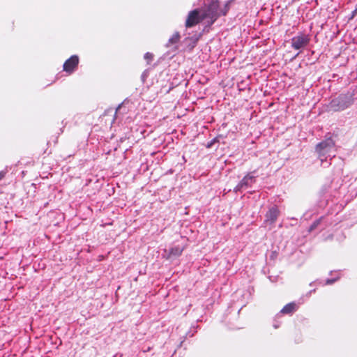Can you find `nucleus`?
Listing matches in <instances>:
<instances>
[{
    "label": "nucleus",
    "instance_id": "obj_5",
    "mask_svg": "<svg viewBox=\"0 0 357 357\" xmlns=\"http://www.w3.org/2000/svg\"><path fill=\"white\" fill-rule=\"evenodd\" d=\"M79 63L78 56L76 55L72 56L63 64V70L66 72L72 73L77 67Z\"/></svg>",
    "mask_w": 357,
    "mask_h": 357
},
{
    "label": "nucleus",
    "instance_id": "obj_9",
    "mask_svg": "<svg viewBox=\"0 0 357 357\" xmlns=\"http://www.w3.org/2000/svg\"><path fill=\"white\" fill-rule=\"evenodd\" d=\"M198 40H199V38L197 36H194L191 38H186L184 40V44L186 45L187 48L189 50H190L195 46Z\"/></svg>",
    "mask_w": 357,
    "mask_h": 357
},
{
    "label": "nucleus",
    "instance_id": "obj_12",
    "mask_svg": "<svg viewBox=\"0 0 357 357\" xmlns=\"http://www.w3.org/2000/svg\"><path fill=\"white\" fill-rule=\"evenodd\" d=\"M144 59L147 61L148 63H149L153 59V54L149 52L146 53L144 55Z\"/></svg>",
    "mask_w": 357,
    "mask_h": 357
},
{
    "label": "nucleus",
    "instance_id": "obj_10",
    "mask_svg": "<svg viewBox=\"0 0 357 357\" xmlns=\"http://www.w3.org/2000/svg\"><path fill=\"white\" fill-rule=\"evenodd\" d=\"M296 309V305L294 303H290L287 305H286L281 310L282 313L287 314L291 313L294 311H295Z\"/></svg>",
    "mask_w": 357,
    "mask_h": 357
},
{
    "label": "nucleus",
    "instance_id": "obj_7",
    "mask_svg": "<svg viewBox=\"0 0 357 357\" xmlns=\"http://www.w3.org/2000/svg\"><path fill=\"white\" fill-rule=\"evenodd\" d=\"M254 181V177L250 175L245 176L242 181L236 185L235 188V191L237 192L238 190H241L243 188L248 187L250 185V183H252Z\"/></svg>",
    "mask_w": 357,
    "mask_h": 357
},
{
    "label": "nucleus",
    "instance_id": "obj_4",
    "mask_svg": "<svg viewBox=\"0 0 357 357\" xmlns=\"http://www.w3.org/2000/svg\"><path fill=\"white\" fill-rule=\"evenodd\" d=\"M353 102L351 96L349 97L340 96L338 100L332 102L333 107H336L337 109H344L349 107Z\"/></svg>",
    "mask_w": 357,
    "mask_h": 357
},
{
    "label": "nucleus",
    "instance_id": "obj_11",
    "mask_svg": "<svg viewBox=\"0 0 357 357\" xmlns=\"http://www.w3.org/2000/svg\"><path fill=\"white\" fill-rule=\"evenodd\" d=\"M178 42V33H175L172 38H169V42L167 43V47L174 46V47H177V43Z\"/></svg>",
    "mask_w": 357,
    "mask_h": 357
},
{
    "label": "nucleus",
    "instance_id": "obj_8",
    "mask_svg": "<svg viewBox=\"0 0 357 357\" xmlns=\"http://www.w3.org/2000/svg\"><path fill=\"white\" fill-rule=\"evenodd\" d=\"M279 214L277 208H271L266 213V221H270L271 223L275 222Z\"/></svg>",
    "mask_w": 357,
    "mask_h": 357
},
{
    "label": "nucleus",
    "instance_id": "obj_2",
    "mask_svg": "<svg viewBox=\"0 0 357 357\" xmlns=\"http://www.w3.org/2000/svg\"><path fill=\"white\" fill-rule=\"evenodd\" d=\"M334 146L335 142L331 138H328L317 145L316 151L320 158L327 154L330 156V153L333 152Z\"/></svg>",
    "mask_w": 357,
    "mask_h": 357
},
{
    "label": "nucleus",
    "instance_id": "obj_6",
    "mask_svg": "<svg viewBox=\"0 0 357 357\" xmlns=\"http://www.w3.org/2000/svg\"><path fill=\"white\" fill-rule=\"evenodd\" d=\"M218 7V3L217 2H213L209 6L207 10L202 11V13H210V15H208L207 18H210L211 20V23H213L218 16L217 12Z\"/></svg>",
    "mask_w": 357,
    "mask_h": 357
},
{
    "label": "nucleus",
    "instance_id": "obj_14",
    "mask_svg": "<svg viewBox=\"0 0 357 357\" xmlns=\"http://www.w3.org/2000/svg\"><path fill=\"white\" fill-rule=\"evenodd\" d=\"M357 13V7L356 8V9L354 11V13Z\"/></svg>",
    "mask_w": 357,
    "mask_h": 357
},
{
    "label": "nucleus",
    "instance_id": "obj_13",
    "mask_svg": "<svg viewBox=\"0 0 357 357\" xmlns=\"http://www.w3.org/2000/svg\"><path fill=\"white\" fill-rule=\"evenodd\" d=\"M4 176V173L3 172H0V180L2 179Z\"/></svg>",
    "mask_w": 357,
    "mask_h": 357
},
{
    "label": "nucleus",
    "instance_id": "obj_1",
    "mask_svg": "<svg viewBox=\"0 0 357 357\" xmlns=\"http://www.w3.org/2000/svg\"><path fill=\"white\" fill-rule=\"evenodd\" d=\"M208 15H210V13H202V11L200 12L198 10H194L189 13L185 21V26L186 27H192L199 23L202 20L207 18Z\"/></svg>",
    "mask_w": 357,
    "mask_h": 357
},
{
    "label": "nucleus",
    "instance_id": "obj_3",
    "mask_svg": "<svg viewBox=\"0 0 357 357\" xmlns=\"http://www.w3.org/2000/svg\"><path fill=\"white\" fill-rule=\"evenodd\" d=\"M309 37L307 35L301 34L291 39V46L295 50H299L305 47L309 43Z\"/></svg>",
    "mask_w": 357,
    "mask_h": 357
}]
</instances>
